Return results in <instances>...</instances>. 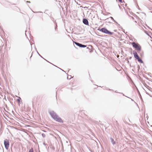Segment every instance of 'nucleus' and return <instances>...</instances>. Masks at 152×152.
<instances>
[{
  "label": "nucleus",
  "mask_w": 152,
  "mask_h": 152,
  "mask_svg": "<svg viewBox=\"0 0 152 152\" xmlns=\"http://www.w3.org/2000/svg\"><path fill=\"white\" fill-rule=\"evenodd\" d=\"M133 47L135 48L137 51H140L141 50V47L140 45L138 43H135L134 42H133L132 43Z\"/></svg>",
  "instance_id": "obj_1"
},
{
  "label": "nucleus",
  "mask_w": 152,
  "mask_h": 152,
  "mask_svg": "<svg viewBox=\"0 0 152 152\" xmlns=\"http://www.w3.org/2000/svg\"><path fill=\"white\" fill-rule=\"evenodd\" d=\"M98 30L99 31H101L104 33L112 35L113 34V33L110 31L108 30L107 29L104 28H99Z\"/></svg>",
  "instance_id": "obj_2"
},
{
  "label": "nucleus",
  "mask_w": 152,
  "mask_h": 152,
  "mask_svg": "<svg viewBox=\"0 0 152 152\" xmlns=\"http://www.w3.org/2000/svg\"><path fill=\"white\" fill-rule=\"evenodd\" d=\"M51 117L55 120L58 116L57 114L53 111H50L49 112Z\"/></svg>",
  "instance_id": "obj_3"
},
{
  "label": "nucleus",
  "mask_w": 152,
  "mask_h": 152,
  "mask_svg": "<svg viewBox=\"0 0 152 152\" xmlns=\"http://www.w3.org/2000/svg\"><path fill=\"white\" fill-rule=\"evenodd\" d=\"M4 144L6 150H8L9 147L10 143L9 140L6 139L4 140Z\"/></svg>",
  "instance_id": "obj_4"
},
{
  "label": "nucleus",
  "mask_w": 152,
  "mask_h": 152,
  "mask_svg": "<svg viewBox=\"0 0 152 152\" xmlns=\"http://www.w3.org/2000/svg\"><path fill=\"white\" fill-rule=\"evenodd\" d=\"M55 120L59 123H63L64 122L62 119L61 118L58 117V116L55 119Z\"/></svg>",
  "instance_id": "obj_5"
},
{
  "label": "nucleus",
  "mask_w": 152,
  "mask_h": 152,
  "mask_svg": "<svg viewBox=\"0 0 152 152\" xmlns=\"http://www.w3.org/2000/svg\"><path fill=\"white\" fill-rule=\"evenodd\" d=\"M133 53L134 58L136 59L139 57L137 53L135 50H134L133 51Z\"/></svg>",
  "instance_id": "obj_6"
},
{
  "label": "nucleus",
  "mask_w": 152,
  "mask_h": 152,
  "mask_svg": "<svg viewBox=\"0 0 152 152\" xmlns=\"http://www.w3.org/2000/svg\"><path fill=\"white\" fill-rule=\"evenodd\" d=\"M83 23L85 25L89 26V23L88 20L85 18H83Z\"/></svg>",
  "instance_id": "obj_7"
},
{
  "label": "nucleus",
  "mask_w": 152,
  "mask_h": 152,
  "mask_svg": "<svg viewBox=\"0 0 152 152\" xmlns=\"http://www.w3.org/2000/svg\"><path fill=\"white\" fill-rule=\"evenodd\" d=\"M110 142L112 144L114 145L116 144V142L114 140L112 137H110Z\"/></svg>",
  "instance_id": "obj_8"
},
{
  "label": "nucleus",
  "mask_w": 152,
  "mask_h": 152,
  "mask_svg": "<svg viewBox=\"0 0 152 152\" xmlns=\"http://www.w3.org/2000/svg\"><path fill=\"white\" fill-rule=\"evenodd\" d=\"M73 41L74 44H75L77 46H78L80 47V46H81V44L79 42L74 41L73 40Z\"/></svg>",
  "instance_id": "obj_9"
},
{
  "label": "nucleus",
  "mask_w": 152,
  "mask_h": 152,
  "mask_svg": "<svg viewBox=\"0 0 152 152\" xmlns=\"http://www.w3.org/2000/svg\"><path fill=\"white\" fill-rule=\"evenodd\" d=\"M137 61L138 62H140V63H143V61L142 60V59H141L140 58V57L139 58H137Z\"/></svg>",
  "instance_id": "obj_10"
},
{
  "label": "nucleus",
  "mask_w": 152,
  "mask_h": 152,
  "mask_svg": "<svg viewBox=\"0 0 152 152\" xmlns=\"http://www.w3.org/2000/svg\"><path fill=\"white\" fill-rule=\"evenodd\" d=\"M111 19L112 20H113L115 23H117V22H116L113 19V18L112 17H110V18H107V19L108 20H110V19Z\"/></svg>",
  "instance_id": "obj_11"
},
{
  "label": "nucleus",
  "mask_w": 152,
  "mask_h": 152,
  "mask_svg": "<svg viewBox=\"0 0 152 152\" xmlns=\"http://www.w3.org/2000/svg\"><path fill=\"white\" fill-rule=\"evenodd\" d=\"M102 87L103 88V89H106V90H112L113 91H114L113 90H111V89H110L109 88H107V87H104V86H103Z\"/></svg>",
  "instance_id": "obj_12"
},
{
  "label": "nucleus",
  "mask_w": 152,
  "mask_h": 152,
  "mask_svg": "<svg viewBox=\"0 0 152 152\" xmlns=\"http://www.w3.org/2000/svg\"><path fill=\"white\" fill-rule=\"evenodd\" d=\"M138 53L140 54V56L142 57L143 56V52H138Z\"/></svg>",
  "instance_id": "obj_13"
},
{
  "label": "nucleus",
  "mask_w": 152,
  "mask_h": 152,
  "mask_svg": "<svg viewBox=\"0 0 152 152\" xmlns=\"http://www.w3.org/2000/svg\"><path fill=\"white\" fill-rule=\"evenodd\" d=\"M86 45H83L82 44H81V46H80V48H85L86 47Z\"/></svg>",
  "instance_id": "obj_14"
},
{
  "label": "nucleus",
  "mask_w": 152,
  "mask_h": 152,
  "mask_svg": "<svg viewBox=\"0 0 152 152\" xmlns=\"http://www.w3.org/2000/svg\"><path fill=\"white\" fill-rule=\"evenodd\" d=\"M71 78V75H68L67 76V79H70Z\"/></svg>",
  "instance_id": "obj_15"
},
{
  "label": "nucleus",
  "mask_w": 152,
  "mask_h": 152,
  "mask_svg": "<svg viewBox=\"0 0 152 152\" xmlns=\"http://www.w3.org/2000/svg\"><path fill=\"white\" fill-rule=\"evenodd\" d=\"M32 12L34 13H42V14L43 13V12H40V11H38V12H34L33 11H32Z\"/></svg>",
  "instance_id": "obj_16"
},
{
  "label": "nucleus",
  "mask_w": 152,
  "mask_h": 152,
  "mask_svg": "<svg viewBox=\"0 0 152 152\" xmlns=\"http://www.w3.org/2000/svg\"><path fill=\"white\" fill-rule=\"evenodd\" d=\"M28 152H34L33 151V148H31L29 150Z\"/></svg>",
  "instance_id": "obj_17"
},
{
  "label": "nucleus",
  "mask_w": 152,
  "mask_h": 152,
  "mask_svg": "<svg viewBox=\"0 0 152 152\" xmlns=\"http://www.w3.org/2000/svg\"><path fill=\"white\" fill-rule=\"evenodd\" d=\"M57 29V23H56V26H55V30H56Z\"/></svg>",
  "instance_id": "obj_18"
},
{
  "label": "nucleus",
  "mask_w": 152,
  "mask_h": 152,
  "mask_svg": "<svg viewBox=\"0 0 152 152\" xmlns=\"http://www.w3.org/2000/svg\"><path fill=\"white\" fill-rule=\"evenodd\" d=\"M42 137L44 138L45 137H46L45 134L44 133H42Z\"/></svg>",
  "instance_id": "obj_19"
},
{
  "label": "nucleus",
  "mask_w": 152,
  "mask_h": 152,
  "mask_svg": "<svg viewBox=\"0 0 152 152\" xmlns=\"http://www.w3.org/2000/svg\"><path fill=\"white\" fill-rule=\"evenodd\" d=\"M37 53H38V55L42 58H43V59H44L45 60H46L47 61L49 62L48 61H47L46 60H45V59L44 58H43L40 55V54H39V53H38V52H37Z\"/></svg>",
  "instance_id": "obj_20"
},
{
  "label": "nucleus",
  "mask_w": 152,
  "mask_h": 152,
  "mask_svg": "<svg viewBox=\"0 0 152 152\" xmlns=\"http://www.w3.org/2000/svg\"><path fill=\"white\" fill-rule=\"evenodd\" d=\"M17 102H18V103H20V99H17Z\"/></svg>",
  "instance_id": "obj_21"
},
{
  "label": "nucleus",
  "mask_w": 152,
  "mask_h": 152,
  "mask_svg": "<svg viewBox=\"0 0 152 152\" xmlns=\"http://www.w3.org/2000/svg\"><path fill=\"white\" fill-rule=\"evenodd\" d=\"M120 3H122V0H118Z\"/></svg>",
  "instance_id": "obj_22"
},
{
  "label": "nucleus",
  "mask_w": 152,
  "mask_h": 152,
  "mask_svg": "<svg viewBox=\"0 0 152 152\" xmlns=\"http://www.w3.org/2000/svg\"><path fill=\"white\" fill-rule=\"evenodd\" d=\"M26 3H30V1H26Z\"/></svg>",
  "instance_id": "obj_23"
},
{
  "label": "nucleus",
  "mask_w": 152,
  "mask_h": 152,
  "mask_svg": "<svg viewBox=\"0 0 152 152\" xmlns=\"http://www.w3.org/2000/svg\"><path fill=\"white\" fill-rule=\"evenodd\" d=\"M121 93V94H122L123 95V96H126L124 95V94L123 93Z\"/></svg>",
  "instance_id": "obj_24"
},
{
  "label": "nucleus",
  "mask_w": 152,
  "mask_h": 152,
  "mask_svg": "<svg viewBox=\"0 0 152 152\" xmlns=\"http://www.w3.org/2000/svg\"><path fill=\"white\" fill-rule=\"evenodd\" d=\"M115 92L116 93H119V92H118L117 91H115Z\"/></svg>",
  "instance_id": "obj_25"
},
{
  "label": "nucleus",
  "mask_w": 152,
  "mask_h": 152,
  "mask_svg": "<svg viewBox=\"0 0 152 152\" xmlns=\"http://www.w3.org/2000/svg\"><path fill=\"white\" fill-rule=\"evenodd\" d=\"M51 19H52V20H53L54 19V18H51Z\"/></svg>",
  "instance_id": "obj_26"
},
{
  "label": "nucleus",
  "mask_w": 152,
  "mask_h": 152,
  "mask_svg": "<svg viewBox=\"0 0 152 152\" xmlns=\"http://www.w3.org/2000/svg\"><path fill=\"white\" fill-rule=\"evenodd\" d=\"M59 68L60 69H61V70L63 71V72H65V71H64V70H62V69H60V68Z\"/></svg>",
  "instance_id": "obj_27"
},
{
  "label": "nucleus",
  "mask_w": 152,
  "mask_h": 152,
  "mask_svg": "<svg viewBox=\"0 0 152 152\" xmlns=\"http://www.w3.org/2000/svg\"><path fill=\"white\" fill-rule=\"evenodd\" d=\"M145 85L147 86L148 87H149L146 84H145Z\"/></svg>",
  "instance_id": "obj_28"
},
{
  "label": "nucleus",
  "mask_w": 152,
  "mask_h": 152,
  "mask_svg": "<svg viewBox=\"0 0 152 152\" xmlns=\"http://www.w3.org/2000/svg\"><path fill=\"white\" fill-rule=\"evenodd\" d=\"M131 100H132V101H133V100L132 99H131Z\"/></svg>",
  "instance_id": "obj_29"
},
{
  "label": "nucleus",
  "mask_w": 152,
  "mask_h": 152,
  "mask_svg": "<svg viewBox=\"0 0 152 152\" xmlns=\"http://www.w3.org/2000/svg\"><path fill=\"white\" fill-rule=\"evenodd\" d=\"M87 49H88V48H88V47H87Z\"/></svg>",
  "instance_id": "obj_30"
},
{
  "label": "nucleus",
  "mask_w": 152,
  "mask_h": 152,
  "mask_svg": "<svg viewBox=\"0 0 152 152\" xmlns=\"http://www.w3.org/2000/svg\"><path fill=\"white\" fill-rule=\"evenodd\" d=\"M150 29H151L152 30V29H151L150 28H149Z\"/></svg>",
  "instance_id": "obj_31"
},
{
  "label": "nucleus",
  "mask_w": 152,
  "mask_h": 152,
  "mask_svg": "<svg viewBox=\"0 0 152 152\" xmlns=\"http://www.w3.org/2000/svg\"><path fill=\"white\" fill-rule=\"evenodd\" d=\"M31 56H32V55L31 56L30 58L31 57Z\"/></svg>",
  "instance_id": "obj_32"
},
{
  "label": "nucleus",
  "mask_w": 152,
  "mask_h": 152,
  "mask_svg": "<svg viewBox=\"0 0 152 152\" xmlns=\"http://www.w3.org/2000/svg\"><path fill=\"white\" fill-rule=\"evenodd\" d=\"M0 88H1L0 87Z\"/></svg>",
  "instance_id": "obj_33"
}]
</instances>
